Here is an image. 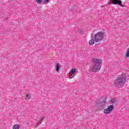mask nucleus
<instances>
[{
    "label": "nucleus",
    "instance_id": "obj_1",
    "mask_svg": "<svg viewBox=\"0 0 129 129\" xmlns=\"http://www.w3.org/2000/svg\"><path fill=\"white\" fill-rule=\"evenodd\" d=\"M92 60L94 66L91 68H90L89 72H97L99 71L100 68H101L102 60L96 58H93Z\"/></svg>",
    "mask_w": 129,
    "mask_h": 129
},
{
    "label": "nucleus",
    "instance_id": "obj_2",
    "mask_svg": "<svg viewBox=\"0 0 129 129\" xmlns=\"http://www.w3.org/2000/svg\"><path fill=\"white\" fill-rule=\"evenodd\" d=\"M125 83V79L123 77H118L114 82V85L115 86H123Z\"/></svg>",
    "mask_w": 129,
    "mask_h": 129
},
{
    "label": "nucleus",
    "instance_id": "obj_3",
    "mask_svg": "<svg viewBox=\"0 0 129 129\" xmlns=\"http://www.w3.org/2000/svg\"><path fill=\"white\" fill-rule=\"evenodd\" d=\"M104 38V32H99L96 33L94 35V39L96 43L101 42Z\"/></svg>",
    "mask_w": 129,
    "mask_h": 129
},
{
    "label": "nucleus",
    "instance_id": "obj_4",
    "mask_svg": "<svg viewBox=\"0 0 129 129\" xmlns=\"http://www.w3.org/2000/svg\"><path fill=\"white\" fill-rule=\"evenodd\" d=\"M108 4H112L113 5H118L122 8H123L124 6L121 5V1L120 0H110Z\"/></svg>",
    "mask_w": 129,
    "mask_h": 129
},
{
    "label": "nucleus",
    "instance_id": "obj_5",
    "mask_svg": "<svg viewBox=\"0 0 129 129\" xmlns=\"http://www.w3.org/2000/svg\"><path fill=\"white\" fill-rule=\"evenodd\" d=\"M113 105H111L108 106V108L104 110V113H106V114H108L110 111L113 110Z\"/></svg>",
    "mask_w": 129,
    "mask_h": 129
},
{
    "label": "nucleus",
    "instance_id": "obj_6",
    "mask_svg": "<svg viewBox=\"0 0 129 129\" xmlns=\"http://www.w3.org/2000/svg\"><path fill=\"white\" fill-rule=\"evenodd\" d=\"M95 42V40H94V39H91L89 42V44L90 45H92L94 44V43Z\"/></svg>",
    "mask_w": 129,
    "mask_h": 129
},
{
    "label": "nucleus",
    "instance_id": "obj_7",
    "mask_svg": "<svg viewBox=\"0 0 129 129\" xmlns=\"http://www.w3.org/2000/svg\"><path fill=\"white\" fill-rule=\"evenodd\" d=\"M13 129H20V125L18 124H16L13 126Z\"/></svg>",
    "mask_w": 129,
    "mask_h": 129
},
{
    "label": "nucleus",
    "instance_id": "obj_8",
    "mask_svg": "<svg viewBox=\"0 0 129 129\" xmlns=\"http://www.w3.org/2000/svg\"><path fill=\"white\" fill-rule=\"evenodd\" d=\"M43 120H44V117L42 116L41 120L37 123V124H41Z\"/></svg>",
    "mask_w": 129,
    "mask_h": 129
},
{
    "label": "nucleus",
    "instance_id": "obj_9",
    "mask_svg": "<svg viewBox=\"0 0 129 129\" xmlns=\"http://www.w3.org/2000/svg\"><path fill=\"white\" fill-rule=\"evenodd\" d=\"M116 101H117V100H116L115 98H112L111 100V103H116Z\"/></svg>",
    "mask_w": 129,
    "mask_h": 129
},
{
    "label": "nucleus",
    "instance_id": "obj_10",
    "mask_svg": "<svg viewBox=\"0 0 129 129\" xmlns=\"http://www.w3.org/2000/svg\"><path fill=\"white\" fill-rule=\"evenodd\" d=\"M75 72H76V69H72L70 73L74 74Z\"/></svg>",
    "mask_w": 129,
    "mask_h": 129
},
{
    "label": "nucleus",
    "instance_id": "obj_11",
    "mask_svg": "<svg viewBox=\"0 0 129 129\" xmlns=\"http://www.w3.org/2000/svg\"><path fill=\"white\" fill-rule=\"evenodd\" d=\"M50 0H43V1H42V3L43 5H46V4H48V3H49V1Z\"/></svg>",
    "mask_w": 129,
    "mask_h": 129
},
{
    "label": "nucleus",
    "instance_id": "obj_12",
    "mask_svg": "<svg viewBox=\"0 0 129 129\" xmlns=\"http://www.w3.org/2000/svg\"><path fill=\"white\" fill-rule=\"evenodd\" d=\"M126 57L127 58H128L129 57V48L127 49L126 51Z\"/></svg>",
    "mask_w": 129,
    "mask_h": 129
},
{
    "label": "nucleus",
    "instance_id": "obj_13",
    "mask_svg": "<svg viewBox=\"0 0 129 129\" xmlns=\"http://www.w3.org/2000/svg\"><path fill=\"white\" fill-rule=\"evenodd\" d=\"M25 99H31V95L27 94L25 97Z\"/></svg>",
    "mask_w": 129,
    "mask_h": 129
},
{
    "label": "nucleus",
    "instance_id": "obj_14",
    "mask_svg": "<svg viewBox=\"0 0 129 129\" xmlns=\"http://www.w3.org/2000/svg\"><path fill=\"white\" fill-rule=\"evenodd\" d=\"M35 2H36L37 4H41L43 3V0H35Z\"/></svg>",
    "mask_w": 129,
    "mask_h": 129
},
{
    "label": "nucleus",
    "instance_id": "obj_15",
    "mask_svg": "<svg viewBox=\"0 0 129 129\" xmlns=\"http://www.w3.org/2000/svg\"><path fill=\"white\" fill-rule=\"evenodd\" d=\"M59 69H60V67H59V63H56V71H59Z\"/></svg>",
    "mask_w": 129,
    "mask_h": 129
},
{
    "label": "nucleus",
    "instance_id": "obj_16",
    "mask_svg": "<svg viewBox=\"0 0 129 129\" xmlns=\"http://www.w3.org/2000/svg\"><path fill=\"white\" fill-rule=\"evenodd\" d=\"M73 77H74V74H71L70 78H73Z\"/></svg>",
    "mask_w": 129,
    "mask_h": 129
},
{
    "label": "nucleus",
    "instance_id": "obj_17",
    "mask_svg": "<svg viewBox=\"0 0 129 129\" xmlns=\"http://www.w3.org/2000/svg\"><path fill=\"white\" fill-rule=\"evenodd\" d=\"M104 102L105 103V102H106L105 101H104Z\"/></svg>",
    "mask_w": 129,
    "mask_h": 129
}]
</instances>
